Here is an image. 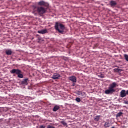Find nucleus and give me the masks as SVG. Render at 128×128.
<instances>
[{
    "mask_svg": "<svg viewBox=\"0 0 128 128\" xmlns=\"http://www.w3.org/2000/svg\"><path fill=\"white\" fill-rule=\"evenodd\" d=\"M46 8L42 7V6H38V7H34V10L33 14H35V12H38V14L40 16H42L44 14L46 13L47 12Z\"/></svg>",
    "mask_w": 128,
    "mask_h": 128,
    "instance_id": "obj_1",
    "label": "nucleus"
},
{
    "mask_svg": "<svg viewBox=\"0 0 128 128\" xmlns=\"http://www.w3.org/2000/svg\"><path fill=\"white\" fill-rule=\"evenodd\" d=\"M116 83L114 82L112 84L110 85L108 90L105 91L106 94H112L114 92H116L115 88H116Z\"/></svg>",
    "mask_w": 128,
    "mask_h": 128,
    "instance_id": "obj_2",
    "label": "nucleus"
},
{
    "mask_svg": "<svg viewBox=\"0 0 128 128\" xmlns=\"http://www.w3.org/2000/svg\"><path fill=\"white\" fill-rule=\"evenodd\" d=\"M55 28L56 30H58L60 34H64V30H66V27H64V25L58 24V22H56L55 25Z\"/></svg>",
    "mask_w": 128,
    "mask_h": 128,
    "instance_id": "obj_3",
    "label": "nucleus"
},
{
    "mask_svg": "<svg viewBox=\"0 0 128 128\" xmlns=\"http://www.w3.org/2000/svg\"><path fill=\"white\" fill-rule=\"evenodd\" d=\"M10 74H18L19 78H24V75L22 74V72L18 69H13L10 71Z\"/></svg>",
    "mask_w": 128,
    "mask_h": 128,
    "instance_id": "obj_4",
    "label": "nucleus"
},
{
    "mask_svg": "<svg viewBox=\"0 0 128 128\" xmlns=\"http://www.w3.org/2000/svg\"><path fill=\"white\" fill-rule=\"evenodd\" d=\"M60 78V75L58 74H54L52 77V80H58Z\"/></svg>",
    "mask_w": 128,
    "mask_h": 128,
    "instance_id": "obj_5",
    "label": "nucleus"
},
{
    "mask_svg": "<svg viewBox=\"0 0 128 128\" xmlns=\"http://www.w3.org/2000/svg\"><path fill=\"white\" fill-rule=\"evenodd\" d=\"M69 80L72 82H77L76 77L75 76L70 77Z\"/></svg>",
    "mask_w": 128,
    "mask_h": 128,
    "instance_id": "obj_6",
    "label": "nucleus"
},
{
    "mask_svg": "<svg viewBox=\"0 0 128 128\" xmlns=\"http://www.w3.org/2000/svg\"><path fill=\"white\" fill-rule=\"evenodd\" d=\"M38 34H48V30L46 29L42 30L40 31H38Z\"/></svg>",
    "mask_w": 128,
    "mask_h": 128,
    "instance_id": "obj_7",
    "label": "nucleus"
},
{
    "mask_svg": "<svg viewBox=\"0 0 128 128\" xmlns=\"http://www.w3.org/2000/svg\"><path fill=\"white\" fill-rule=\"evenodd\" d=\"M110 4L112 8H114L118 4V3L116 1L112 0L110 2Z\"/></svg>",
    "mask_w": 128,
    "mask_h": 128,
    "instance_id": "obj_8",
    "label": "nucleus"
},
{
    "mask_svg": "<svg viewBox=\"0 0 128 128\" xmlns=\"http://www.w3.org/2000/svg\"><path fill=\"white\" fill-rule=\"evenodd\" d=\"M38 6H46V3L44 2V1H41L38 3Z\"/></svg>",
    "mask_w": 128,
    "mask_h": 128,
    "instance_id": "obj_9",
    "label": "nucleus"
},
{
    "mask_svg": "<svg viewBox=\"0 0 128 128\" xmlns=\"http://www.w3.org/2000/svg\"><path fill=\"white\" fill-rule=\"evenodd\" d=\"M28 78L24 79L22 82V84H24V86H28Z\"/></svg>",
    "mask_w": 128,
    "mask_h": 128,
    "instance_id": "obj_10",
    "label": "nucleus"
},
{
    "mask_svg": "<svg viewBox=\"0 0 128 128\" xmlns=\"http://www.w3.org/2000/svg\"><path fill=\"white\" fill-rule=\"evenodd\" d=\"M6 53L7 56H12V50H6Z\"/></svg>",
    "mask_w": 128,
    "mask_h": 128,
    "instance_id": "obj_11",
    "label": "nucleus"
},
{
    "mask_svg": "<svg viewBox=\"0 0 128 128\" xmlns=\"http://www.w3.org/2000/svg\"><path fill=\"white\" fill-rule=\"evenodd\" d=\"M77 94L78 96H86V92H78Z\"/></svg>",
    "mask_w": 128,
    "mask_h": 128,
    "instance_id": "obj_12",
    "label": "nucleus"
},
{
    "mask_svg": "<svg viewBox=\"0 0 128 128\" xmlns=\"http://www.w3.org/2000/svg\"><path fill=\"white\" fill-rule=\"evenodd\" d=\"M60 106H56L54 107V108H53V112H58V110H60Z\"/></svg>",
    "mask_w": 128,
    "mask_h": 128,
    "instance_id": "obj_13",
    "label": "nucleus"
},
{
    "mask_svg": "<svg viewBox=\"0 0 128 128\" xmlns=\"http://www.w3.org/2000/svg\"><path fill=\"white\" fill-rule=\"evenodd\" d=\"M104 128H108L110 126V122H105V124L104 125Z\"/></svg>",
    "mask_w": 128,
    "mask_h": 128,
    "instance_id": "obj_14",
    "label": "nucleus"
},
{
    "mask_svg": "<svg viewBox=\"0 0 128 128\" xmlns=\"http://www.w3.org/2000/svg\"><path fill=\"white\" fill-rule=\"evenodd\" d=\"M114 72H122V70L120 69L117 68V69H114Z\"/></svg>",
    "mask_w": 128,
    "mask_h": 128,
    "instance_id": "obj_15",
    "label": "nucleus"
},
{
    "mask_svg": "<svg viewBox=\"0 0 128 128\" xmlns=\"http://www.w3.org/2000/svg\"><path fill=\"white\" fill-rule=\"evenodd\" d=\"M100 116H96V118H94V120L96 122H98L100 120Z\"/></svg>",
    "mask_w": 128,
    "mask_h": 128,
    "instance_id": "obj_16",
    "label": "nucleus"
},
{
    "mask_svg": "<svg viewBox=\"0 0 128 128\" xmlns=\"http://www.w3.org/2000/svg\"><path fill=\"white\" fill-rule=\"evenodd\" d=\"M122 116V112H120L117 114L116 116H117V118H120V117Z\"/></svg>",
    "mask_w": 128,
    "mask_h": 128,
    "instance_id": "obj_17",
    "label": "nucleus"
},
{
    "mask_svg": "<svg viewBox=\"0 0 128 128\" xmlns=\"http://www.w3.org/2000/svg\"><path fill=\"white\" fill-rule=\"evenodd\" d=\"M61 124H63V126H68V124H66V122H65L64 121H62Z\"/></svg>",
    "mask_w": 128,
    "mask_h": 128,
    "instance_id": "obj_18",
    "label": "nucleus"
},
{
    "mask_svg": "<svg viewBox=\"0 0 128 128\" xmlns=\"http://www.w3.org/2000/svg\"><path fill=\"white\" fill-rule=\"evenodd\" d=\"M76 100L77 102H82L80 98H76Z\"/></svg>",
    "mask_w": 128,
    "mask_h": 128,
    "instance_id": "obj_19",
    "label": "nucleus"
},
{
    "mask_svg": "<svg viewBox=\"0 0 128 128\" xmlns=\"http://www.w3.org/2000/svg\"><path fill=\"white\" fill-rule=\"evenodd\" d=\"M124 57L125 60H126V62H128V55L125 54Z\"/></svg>",
    "mask_w": 128,
    "mask_h": 128,
    "instance_id": "obj_20",
    "label": "nucleus"
},
{
    "mask_svg": "<svg viewBox=\"0 0 128 128\" xmlns=\"http://www.w3.org/2000/svg\"><path fill=\"white\" fill-rule=\"evenodd\" d=\"M48 128H55L53 126H48Z\"/></svg>",
    "mask_w": 128,
    "mask_h": 128,
    "instance_id": "obj_21",
    "label": "nucleus"
},
{
    "mask_svg": "<svg viewBox=\"0 0 128 128\" xmlns=\"http://www.w3.org/2000/svg\"><path fill=\"white\" fill-rule=\"evenodd\" d=\"M40 128H46V127H44V126H40Z\"/></svg>",
    "mask_w": 128,
    "mask_h": 128,
    "instance_id": "obj_22",
    "label": "nucleus"
},
{
    "mask_svg": "<svg viewBox=\"0 0 128 128\" xmlns=\"http://www.w3.org/2000/svg\"><path fill=\"white\" fill-rule=\"evenodd\" d=\"M98 44H96V45H95V48H98Z\"/></svg>",
    "mask_w": 128,
    "mask_h": 128,
    "instance_id": "obj_23",
    "label": "nucleus"
},
{
    "mask_svg": "<svg viewBox=\"0 0 128 128\" xmlns=\"http://www.w3.org/2000/svg\"><path fill=\"white\" fill-rule=\"evenodd\" d=\"M125 104H128V102H125Z\"/></svg>",
    "mask_w": 128,
    "mask_h": 128,
    "instance_id": "obj_24",
    "label": "nucleus"
},
{
    "mask_svg": "<svg viewBox=\"0 0 128 128\" xmlns=\"http://www.w3.org/2000/svg\"><path fill=\"white\" fill-rule=\"evenodd\" d=\"M75 84H73V86H74Z\"/></svg>",
    "mask_w": 128,
    "mask_h": 128,
    "instance_id": "obj_25",
    "label": "nucleus"
},
{
    "mask_svg": "<svg viewBox=\"0 0 128 128\" xmlns=\"http://www.w3.org/2000/svg\"><path fill=\"white\" fill-rule=\"evenodd\" d=\"M102 78H104V77H102Z\"/></svg>",
    "mask_w": 128,
    "mask_h": 128,
    "instance_id": "obj_26",
    "label": "nucleus"
}]
</instances>
